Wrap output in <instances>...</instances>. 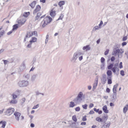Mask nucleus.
Segmentation results:
<instances>
[{
    "label": "nucleus",
    "instance_id": "obj_50",
    "mask_svg": "<svg viewBox=\"0 0 128 128\" xmlns=\"http://www.w3.org/2000/svg\"><path fill=\"white\" fill-rule=\"evenodd\" d=\"M109 51V49L106 50L105 51V52H104L105 55H106L107 54H108V53Z\"/></svg>",
    "mask_w": 128,
    "mask_h": 128
},
{
    "label": "nucleus",
    "instance_id": "obj_35",
    "mask_svg": "<svg viewBox=\"0 0 128 128\" xmlns=\"http://www.w3.org/2000/svg\"><path fill=\"white\" fill-rule=\"evenodd\" d=\"M37 40V38H32V40L30 41V42L32 43L36 42Z\"/></svg>",
    "mask_w": 128,
    "mask_h": 128
},
{
    "label": "nucleus",
    "instance_id": "obj_59",
    "mask_svg": "<svg viewBox=\"0 0 128 128\" xmlns=\"http://www.w3.org/2000/svg\"><path fill=\"white\" fill-rule=\"evenodd\" d=\"M126 44H127V43L126 42H123L122 43V46H124L126 45Z\"/></svg>",
    "mask_w": 128,
    "mask_h": 128
},
{
    "label": "nucleus",
    "instance_id": "obj_12",
    "mask_svg": "<svg viewBox=\"0 0 128 128\" xmlns=\"http://www.w3.org/2000/svg\"><path fill=\"white\" fill-rule=\"evenodd\" d=\"M90 49V48L89 45H86L84 46L82 48V50L86 52L89 50Z\"/></svg>",
    "mask_w": 128,
    "mask_h": 128
},
{
    "label": "nucleus",
    "instance_id": "obj_11",
    "mask_svg": "<svg viewBox=\"0 0 128 128\" xmlns=\"http://www.w3.org/2000/svg\"><path fill=\"white\" fill-rule=\"evenodd\" d=\"M73 54V56L70 60L73 63H76L77 62L78 59Z\"/></svg>",
    "mask_w": 128,
    "mask_h": 128
},
{
    "label": "nucleus",
    "instance_id": "obj_17",
    "mask_svg": "<svg viewBox=\"0 0 128 128\" xmlns=\"http://www.w3.org/2000/svg\"><path fill=\"white\" fill-rule=\"evenodd\" d=\"M6 125L5 122H0V127L2 128H4Z\"/></svg>",
    "mask_w": 128,
    "mask_h": 128
},
{
    "label": "nucleus",
    "instance_id": "obj_41",
    "mask_svg": "<svg viewBox=\"0 0 128 128\" xmlns=\"http://www.w3.org/2000/svg\"><path fill=\"white\" fill-rule=\"evenodd\" d=\"M113 64H110V65L108 66V68L109 69H111L113 68Z\"/></svg>",
    "mask_w": 128,
    "mask_h": 128
},
{
    "label": "nucleus",
    "instance_id": "obj_52",
    "mask_svg": "<svg viewBox=\"0 0 128 128\" xmlns=\"http://www.w3.org/2000/svg\"><path fill=\"white\" fill-rule=\"evenodd\" d=\"M105 61V59L103 57H102L101 59V62L102 63H104Z\"/></svg>",
    "mask_w": 128,
    "mask_h": 128
},
{
    "label": "nucleus",
    "instance_id": "obj_20",
    "mask_svg": "<svg viewBox=\"0 0 128 128\" xmlns=\"http://www.w3.org/2000/svg\"><path fill=\"white\" fill-rule=\"evenodd\" d=\"M128 109V104H126L123 109V112L125 114L126 112Z\"/></svg>",
    "mask_w": 128,
    "mask_h": 128
},
{
    "label": "nucleus",
    "instance_id": "obj_39",
    "mask_svg": "<svg viewBox=\"0 0 128 128\" xmlns=\"http://www.w3.org/2000/svg\"><path fill=\"white\" fill-rule=\"evenodd\" d=\"M18 24H16L13 26L12 30H16L18 28Z\"/></svg>",
    "mask_w": 128,
    "mask_h": 128
},
{
    "label": "nucleus",
    "instance_id": "obj_9",
    "mask_svg": "<svg viewBox=\"0 0 128 128\" xmlns=\"http://www.w3.org/2000/svg\"><path fill=\"white\" fill-rule=\"evenodd\" d=\"M56 14V11L54 8H53L50 11V15L52 17H54Z\"/></svg>",
    "mask_w": 128,
    "mask_h": 128
},
{
    "label": "nucleus",
    "instance_id": "obj_45",
    "mask_svg": "<svg viewBox=\"0 0 128 128\" xmlns=\"http://www.w3.org/2000/svg\"><path fill=\"white\" fill-rule=\"evenodd\" d=\"M86 115H85L84 116H83L82 118V120L83 121H86V120L87 119L86 118Z\"/></svg>",
    "mask_w": 128,
    "mask_h": 128
},
{
    "label": "nucleus",
    "instance_id": "obj_33",
    "mask_svg": "<svg viewBox=\"0 0 128 128\" xmlns=\"http://www.w3.org/2000/svg\"><path fill=\"white\" fill-rule=\"evenodd\" d=\"M30 14V12H24L23 14V16L25 17H27Z\"/></svg>",
    "mask_w": 128,
    "mask_h": 128
},
{
    "label": "nucleus",
    "instance_id": "obj_23",
    "mask_svg": "<svg viewBox=\"0 0 128 128\" xmlns=\"http://www.w3.org/2000/svg\"><path fill=\"white\" fill-rule=\"evenodd\" d=\"M17 102V100L16 99H12L10 102V103L11 104H16Z\"/></svg>",
    "mask_w": 128,
    "mask_h": 128
},
{
    "label": "nucleus",
    "instance_id": "obj_55",
    "mask_svg": "<svg viewBox=\"0 0 128 128\" xmlns=\"http://www.w3.org/2000/svg\"><path fill=\"white\" fill-rule=\"evenodd\" d=\"M127 39V37L126 36H125L122 39V40L123 41H124L126 40Z\"/></svg>",
    "mask_w": 128,
    "mask_h": 128
},
{
    "label": "nucleus",
    "instance_id": "obj_29",
    "mask_svg": "<svg viewBox=\"0 0 128 128\" xmlns=\"http://www.w3.org/2000/svg\"><path fill=\"white\" fill-rule=\"evenodd\" d=\"M24 77L25 78L28 79L30 77V74H25L24 75Z\"/></svg>",
    "mask_w": 128,
    "mask_h": 128
},
{
    "label": "nucleus",
    "instance_id": "obj_37",
    "mask_svg": "<svg viewBox=\"0 0 128 128\" xmlns=\"http://www.w3.org/2000/svg\"><path fill=\"white\" fill-rule=\"evenodd\" d=\"M96 121L99 122H102V119L99 117H96Z\"/></svg>",
    "mask_w": 128,
    "mask_h": 128
},
{
    "label": "nucleus",
    "instance_id": "obj_28",
    "mask_svg": "<svg viewBox=\"0 0 128 128\" xmlns=\"http://www.w3.org/2000/svg\"><path fill=\"white\" fill-rule=\"evenodd\" d=\"M36 4V2L35 1H34L30 4V5L32 8H34Z\"/></svg>",
    "mask_w": 128,
    "mask_h": 128
},
{
    "label": "nucleus",
    "instance_id": "obj_56",
    "mask_svg": "<svg viewBox=\"0 0 128 128\" xmlns=\"http://www.w3.org/2000/svg\"><path fill=\"white\" fill-rule=\"evenodd\" d=\"M94 106V104L92 103H90L89 105V108H91L93 107Z\"/></svg>",
    "mask_w": 128,
    "mask_h": 128
},
{
    "label": "nucleus",
    "instance_id": "obj_61",
    "mask_svg": "<svg viewBox=\"0 0 128 128\" xmlns=\"http://www.w3.org/2000/svg\"><path fill=\"white\" fill-rule=\"evenodd\" d=\"M94 113V112L92 110H90V112H89V114H93Z\"/></svg>",
    "mask_w": 128,
    "mask_h": 128
},
{
    "label": "nucleus",
    "instance_id": "obj_62",
    "mask_svg": "<svg viewBox=\"0 0 128 128\" xmlns=\"http://www.w3.org/2000/svg\"><path fill=\"white\" fill-rule=\"evenodd\" d=\"M94 111H95L96 112H98L99 110V109H96V108H94Z\"/></svg>",
    "mask_w": 128,
    "mask_h": 128
},
{
    "label": "nucleus",
    "instance_id": "obj_5",
    "mask_svg": "<svg viewBox=\"0 0 128 128\" xmlns=\"http://www.w3.org/2000/svg\"><path fill=\"white\" fill-rule=\"evenodd\" d=\"M14 111V109L13 108H8L4 112L5 114L8 116H10L13 113Z\"/></svg>",
    "mask_w": 128,
    "mask_h": 128
},
{
    "label": "nucleus",
    "instance_id": "obj_24",
    "mask_svg": "<svg viewBox=\"0 0 128 128\" xmlns=\"http://www.w3.org/2000/svg\"><path fill=\"white\" fill-rule=\"evenodd\" d=\"M113 93L112 95V100H116V92H113Z\"/></svg>",
    "mask_w": 128,
    "mask_h": 128
},
{
    "label": "nucleus",
    "instance_id": "obj_54",
    "mask_svg": "<svg viewBox=\"0 0 128 128\" xmlns=\"http://www.w3.org/2000/svg\"><path fill=\"white\" fill-rule=\"evenodd\" d=\"M4 33V30L0 32V37L3 35Z\"/></svg>",
    "mask_w": 128,
    "mask_h": 128
},
{
    "label": "nucleus",
    "instance_id": "obj_48",
    "mask_svg": "<svg viewBox=\"0 0 128 128\" xmlns=\"http://www.w3.org/2000/svg\"><path fill=\"white\" fill-rule=\"evenodd\" d=\"M122 62H120V63L119 65V68H120L121 69L123 68V66L122 65Z\"/></svg>",
    "mask_w": 128,
    "mask_h": 128
},
{
    "label": "nucleus",
    "instance_id": "obj_22",
    "mask_svg": "<svg viewBox=\"0 0 128 128\" xmlns=\"http://www.w3.org/2000/svg\"><path fill=\"white\" fill-rule=\"evenodd\" d=\"M118 86V84H117L114 86L113 88L112 89L113 92H116V88Z\"/></svg>",
    "mask_w": 128,
    "mask_h": 128
},
{
    "label": "nucleus",
    "instance_id": "obj_57",
    "mask_svg": "<svg viewBox=\"0 0 128 128\" xmlns=\"http://www.w3.org/2000/svg\"><path fill=\"white\" fill-rule=\"evenodd\" d=\"M4 108H2L0 109V114H2L4 111Z\"/></svg>",
    "mask_w": 128,
    "mask_h": 128
},
{
    "label": "nucleus",
    "instance_id": "obj_58",
    "mask_svg": "<svg viewBox=\"0 0 128 128\" xmlns=\"http://www.w3.org/2000/svg\"><path fill=\"white\" fill-rule=\"evenodd\" d=\"M36 96H39V95H40V92L38 91H37L36 92Z\"/></svg>",
    "mask_w": 128,
    "mask_h": 128
},
{
    "label": "nucleus",
    "instance_id": "obj_6",
    "mask_svg": "<svg viewBox=\"0 0 128 128\" xmlns=\"http://www.w3.org/2000/svg\"><path fill=\"white\" fill-rule=\"evenodd\" d=\"M82 100V98H80L77 97L73 101L76 104H80Z\"/></svg>",
    "mask_w": 128,
    "mask_h": 128
},
{
    "label": "nucleus",
    "instance_id": "obj_51",
    "mask_svg": "<svg viewBox=\"0 0 128 128\" xmlns=\"http://www.w3.org/2000/svg\"><path fill=\"white\" fill-rule=\"evenodd\" d=\"M4 62V63L5 65L6 64L8 63L9 62V61L7 60H3Z\"/></svg>",
    "mask_w": 128,
    "mask_h": 128
},
{
    "label": "nucleus",
    "instance_id": "obj_16",
    "mask_svg": "<svg viewBox=\"0 0 128 128\" xmlns=\"http://www.w3.org/2000/svg\"><path fill=\"white\" fill-rule=\"evenodd\" d=\"M106 74L107 76V77L112 78V71L110 70H108L106 72Z\"/></svg>",
    "mask_w": 128,
    "mask_h": 128
},
{
    "label": "nucleus",
    "instance_id": "obj_47",
    "mask_svg": "<svg viewBox=\"0 0 128 128\" xmlns=\"http://www.w3.org/2000/svg\"><path fill=\"white\" fill-rule=\"evenodd\" d=\"M120 74L121 75L123 76H124L125 75L124 72L123 70H121L120 71Z\"/></svg>",
    "mask_w": 128,
    "mask_h": 128
},
{
    "label": "nucleus",
    "instance_id": "obj_44",
    "mask_svg": "<svg viewBox=\"0 0 128 128\" xmlns=\"http://www.w3.org/2000/svg\"><path fill=\"white\" fill-rule=\"evenodd\" d=\"M39 106V104H37L36 106H34L33 107L32 109H36L38 108Z\"/></svg>",
    "mask_w": 128,
    "mask_h": 128
},
{
    "label": "nucleus",
    "instance_id": "obj_3",
    "mask_svg": "<svg viewBox=\"0 0 128 128\" xmlns=\"http://www.w3.org/2000/svg\"><path fill=\"white\" fill-rule=\"evenodd\" d=\"M52 20V18L50 16H47L44 18V20L42 22V23L43 22L42 27H44L48 23H50Z\"/></svg>",
    "mask_w": 128,
    "mask_h": 128
},
{
    "label": "nucleus",
    "instance_id": "obj_63",
    "mask_svg": "<svg viewBox=\"0 0 128 128\" xmlns=\"http://www.w3.org/2000/svg\"><path fill=\"white\" fill-rule=\"evenodd\" d=\"M32 45V43H30V44H28V46H27V47L28 48H30L31 47Z\"/></svg>",
    "mask_w": 128,
    "mask_h": 128
},
{
    "label": "nucleus",
    "instance_id": "obj_30",
    "mask_svg": "<svg viewBox=\"0 0 128 128\" xmlns=\"http://www.w3.org/2000/svg\"><path fill=\"white\" fill-rule=\"evenodd\" d=\"M101 29L100 27H98V26H95L93 28V30L95 31L97 30H98Z\"/></svg>",
    "mask_w": 128,
    "mask_h": 128
},
{
    "label": "nucleus",
    "instance_id": "obj_64",
    "mask_svg": "<svg viewBox=\"0 0 128 128\" xmlns=\"http://www.w3.org/2000/svg\"><path fill=\"white\" fill-rule=\"evenodd\" d=\"M125 54L126 55V58L128 59V51L127 52H126L125 53Z\"/></svg>",
    "mask_w": 128,
    "mask_h": 128
},
{
    "label": "nucleus",
    "instance_id": "obj_8",
    "mask_svg": "<svg viewBox=\"0 0 128 128\" xmlns=\"http://www.w3.org/2000/svg\"><path fill=\"white\" fill-rule=\"evenodd\" d=\"M41 6L39 5H37L36 8L35 9L33 13L34 14H36L41 9Z\"/></svg>",
    "mask_w": 128,
    "mask_h": 128
},
{
    "label": "nucleus",
    "instance_id": "obj_27",
    "mask_svg": "<svg viewBox=\"0 0 128 128\" xmlns=\"http://www.w3.org/2000/svg\"><path fill=\"white\" fill-rule=\"evenodd\" d=\"M37 75L36 74H34L32 76L31 80L32 81H34L35 80L36 78Z\"/></svg>",
    "mask_w": 128,
    "mask_h": 128
},
{
    "label": "nucleus",
    "instance_id": "obj_60",
    "mask_svg": "<svg viewBox=\"0 0 128 128\" xmlns=\"http://www.w3.org/2000/svg\"><path fill=\"white\" fill-rule=\"evenodd\" d=\"M110 89L108 88H107L106 89V92L108 93H109L110 92Z\"/></svg>",
    "mask_w": 128,
    "mask_h": 128
},
{
    "label": "nucleus",
    "instance_id": "obj_46",
    "mask_svg": "<svg viewBox=\"0 0 128 128\" xmlns=\"http://www.w3.org/2000/svg\"><path fill=\"white\" fill-rule=\"evenodd\" d=\"M75 110L76 112H79L80 110V108L79 106L76 107L75 108Z\"/></svg>",
    "mask_w": 128,
    "mask_h": 128
},
{
    "label": "nucleus",
    "instance_id": "obj_4",
    "mask_svg": "<svg viewBox=\"0 0 128 128\" xmlns=\"http://www.w3.org/2000/svg\"><path fill=\"white\" fill-rule=\"evenodd\" d=\"M18 84L20 87L26 86L28 85L29 82L27 80H23L19 81Z\"/></svg>",
    "mask_w": 128,
    "mask_h": 128
},
{
    "label": "nucleus",
    "instance_id": "obj_34",
    "mask_svg": "<svg viewBox=\"0 0 128 128\" xmlns=\"http://www.w3.org/2000/svg\"><path fill=\"white\" fill-rule=\"evenodd\" d=\"M32 36V34L31 32H29L27 33V35L26 36V38H29Z\"/></svg>",
    "mask_w": 128,
    "mask_h": 128
},
{
    "label": "nucleus",
    "instance_id": "obj_40",
    "mask_svg": "<svg viewBox=\"0 0 128 128\" xmlns=\"http://www.w3.org/2000/svg\"><path fill=\"white\" fill-rule=\"evenodd\" d=\"M20 92L21 91L20 90H17L14 92V93L18 96L20 94Z\"/></svg>",
    "mask_w": 128,
    "mask_h": 128
},
{
    "label": "nucleus",
    "instance_id": "obj_36",
    "mask_svg": "<svg viewBox=\"0 0 128 128\" xmlns=\"http://www.w3.org/2000/svg\"><path fill=\"white\" fill-rule=\"evenodd\" d=\"M83 95V94L82 92H80L79 93L77 97L80 98H82V97Z\"/></svg>",
    "mask_w": 128,
    "mask_h": 128
},
{
    "label": "nucleus",
    "instance_id": "obj_31",
    "mask_svg": "<svg viewBox=\"0 0 128 128\" xmlns=\"http://www.w3.org/2000/svg\"><path fill=\"white\" fill-rule=\"evenodd\" d=\"M25 68V66L24 64H22L20 67V69L21 71H22Z\"/></svg>",
    "mask_w": 128,
    "mask_h": 128
},
{
    "label": "nucleus",
    "instance_id": "obj_21",
    "mask_svg": "<svg viewBox=\"0 0 128 128\" xmlns=\"http://www.w3.org/2000/svg\"><path fill=\"white\" fill-rule=\"evenodd\" d=\"M65 2L64 1H61L59 2L58 3V4L60 6V7H62V9H63V7L62 6L63 5L65 4Z\"/></svg>",
    "mask_w": 128,
    "mask_h": 128
},
{
    "label": "nucleus",
    "instance_id": "obj_38",
    "mask_svg": "<svg viewBox=\"0 0 128 128\" xmlns=\"http://www.w3.org/2000/svg\"><path fill=\"white\" fill-rule=\"evenodd\" d=\"M64 15L63 14H61L57 20H62L64 17Z\"/></svg>",
    "mask_w": 128,
    "mask_h": 128
},
{
    "label": "nucleus",
    "instance_id": "obj_2",
    "mask_svg": "<svg viewBox=\"0 0 128 128\" xmlns=\"http://www.w3.org/2000/svg\"><path fill=\"white\" fill-rule=\"evenodd\" d=\"M84 54V52L81 51H78L74 53V54L77 59L78 58V60L80 61H81L83 59V56L82 55Z\"/></svg>",
    "mask_w": 128,
    "mask_h": 128
},
{
    "label": "nucleus",
    "instance_id": "obj_10",
    "mask_svg": "<svg viewBox=\"0 0 128 128\" xmlns=\"http://www.w3.org/2000/svg\"><path fill=\"white\" fill-rule=\"evenodd\" d=\"M14 115L15 116L16 119L18 120H19L20 117L21 115V114L19 112H16L14 113Z\"/></svg>",
    "mask_w": 128,
    "mask_h": 128
},
{
    "label": "nucleus",
    "instance_id": "obj_49",
    "mask_svg": "<svg viewBox=\"0 0 128 128\" xmlns=\"http://www.w3.org/2000/svg\"><path fill=\"white\" fill-rule=\"evenodd\" d=\"M103 24V22L102 20H101L100 22V24H98V27H100V28H101V26Z\"/></svg>",
    "mask_w": 128,
    "mask_h": 128
},
{
    "label": "nucleus",
    "instance_id": "obj_1",
    "mask_svg": "<svg viewBox=\"0 0 128 128\" xmlns=\"http://www.w3.org/2000/svg\"><path fill=\"white\" fill-rule=\"evenodd\" d=\"M124 52V49L122 48L115 49L112 52L113 55L116 56V54L118 55V58H121L122 56V54Z\"/></svg>",
    "mask_w": 128,
    "mask_h": 128
},
{
    "label": "nucleus",
    "instance_id": "obj_53",
    "mask_svg": "<svg viewBox=\"0 0 128 128\" xmlns=\"http://www.w3.org/2000/svg\"><path fill=\"white\" fill-rule=\"evenodd\" d=\"M32 35H34L35 36H36L37 35V32L36 31H34L32 32Z\"/></svg>",
    "mask_w": 128,
    "mask_h": 128
},
{
    "label": "nucleus",
    "instance_id": "obj_25",
    "mask_svg": "<svg viewBox=\"0 0 128 128\" xmlns=\"http://www.w3.org/2000/svg\"><path fill=\"white\" fill-rule=\"evenodd\" d=\"M76 104H75L74 102H70L69 105V107L70 108H73L76 105Z\"/></svg>",
    "mask_w": 128,
    "mask_h": 128
},
{
    "label": "nucleus",
    "instance_id": "obj_43",
    "mask_svg": "<svg viewBox=\"0 0 128 128\" xmlns=\"http://www.w3.org/2000/svg\"><path fill=\"white\" fill-rule=\"evenodd\" d=\"M82 107L85 110H86L87 109V107L88 106V105L86 104H85L84 105H83L82 106Z\"/></svg>",
    "mask_w": 128,
    "mask_h": 128
},
{
    "label": "nucleus",
    "instance_id": "obj_26",
    "mask_svg": "<svg viewBox=\"0 0 128 128\" xmlns=\"http://www.w3.org/2000/svg\"><path fill=\"white\" fill-rule=\"evenodd\" d=\"M108 84H111L112 83V78L107 77Z\"/></svg>",
    "mask_w": 128,
    "mask_h": 128
},
{
    "label": "nucleus",
    "instance_id": "obj_15",
    "mask_svg": "<svg viewBox=\"0 0 128 128\" xmlns=\"http://www.w3.org/2000/svg\"><path fill=\"white\" fill-rule=\"evenodd\" d=\"M110 124V122H109L108 123H105L102 126V128H109Z\"/></svg>",
    "mask_w": 128,
    "mask_h": 128
},
{
    "label": "nucleus",
    "instance_id": "obj_42",
    "mask_svg": "<svg viewBox=\"0 0 128 128\" xmlns=\"http://www.w3.org/2000/svg\"><path fill=\"white\" fill-rule=\"evenodd\" d=\"M72 119L75 122H76L77 121L76 117L75 115H74L72 116Z\"/></svg>",
    "mask_w": 128,
    "mask_h": 128
},
{
    "label": "nucleus",
    "instance_id": "obj_13",
    "mask_svg": "<svg viewBox=\"0 0 128 128\" xmlns=\"http://www.w3.org/2000/svg\"><path fill=\"white\" fill-rule=\"evenodd\" d=\"M26 18H24L21 20H19L18 21V23L21 25H22L26 22Z\"/></svg>",
    "mask_w": 128,
    "mask_h": 128
},
{
    "label": "nucleus",
    "instance_id": "obj_18",
    "mask_svg": "<svg viewBox=\"0 0 128 128\" xmlns=\"http://www.w3.org/2000/svg\"><path fill=\"white\" fill-rule=\"evenodd\" d=\"M41 15L42 14L41 12H38L35 18L34 19L35 20H36L39 19Z\"/></svg>",
    "mask_w": 128,
    "mask_h": 128
},
{
    "label": "nucleus",
    "instance_id": "obj_7",
    "mask_svg": "<svg viewBox=\"0 0 128 128\" xmlns=\"http://www.w3.org/2000/svg\"><path fill=\"white\" fill-rule=\"evenodd\" d=\"M101 81L102 83L103 84H104L106 82V75L105 74H103L102 75Z\"/></svg>",
    "mask_w": 128,
    "mask_h": 128
},
{
    "label": "nucleus",
    "instance_id": "obj_19",
    "mask_svg": "<svg viewBox=\"0 0 128 128\" xmlns=\"http://www.w3.org/2000/svg\"><path fill=\"white\" fill-rule=\"evenodd\" d=\"M98 84V79H97L95 81L94 83L93 87V89H95L97 86Z\"/></svg>",
    "mask_w": 128,
    "mask_h": 128
},
{
    "label": "nucleus",
    "instance_id": "obj_32",
    "mask_svg": "<svg viewBox=\"0 0 128 128\" xmlns=\"http://www.w3.org/2000/svg\"><path fill=\"white\" fill-rule=\"evenodd\" d=\"M18 96L15 94L13 93L12 95V99H16L17 98Z\"/></svg>",
    "mask_w": 128,
    "mask_h": 128
},
{
    "label": "nucleus",
    "instance_id": "obj_14",
    "mask_svg": "<svg viewBox=\"0 0 128 128\" xmlns=\"http://www.w3.org/2000/svg\"><path fill=\"white\" fill-rule=\"evenodd\" d=\"M102 109L104 113L106 114L108 113V110L107 109V106L106 105H105L104 106L102 107Z\"/></svg>",
    "mask_w": 128,
    "mask_h": 128
}]
</instances>
